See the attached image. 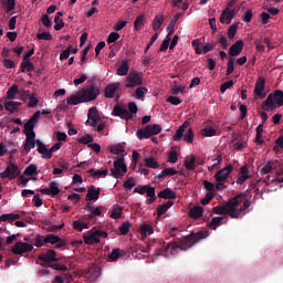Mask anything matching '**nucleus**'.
Here are the masks:
<instances>
[{"label":"nucleus","instance_id":"f257e3e1","mask_svg":"<svg viewBox=\"0 0 283 283\" xmlns=\"http://www.w3.org/2000/svg\"><path fill=\"white\" fill-rule=\"evenodd\" d=\"M206 238H209V230L199 231L196 233H190L186 237L179 238L176 241L167 243V245L164 248L165 253L170 251L171 255H176L179 251H189L191 247L195 244H198L200 240H205Z\"/></svg>","mask_w":283,"mask_h":283},{"label":"nucleus","instance_id":"f03ea898","mask_svg":"<svg viewBox=\"0 0 283 283\" xmlns=\"http://www.w3.org/2000/svg\"><path fill=\"white\" fill-rule=\"evenodd\" d=\"M101 96V86L91 83L86 87L80 90L76 94L71 95L66 103L67 105H81V103H92Z\"/></svg>","mask_w":283,"mask_h":283},{"label":"nucleus","instance_id":"7ed1b4c3","mask_svg":"<svg viewBox=\"0 0 283 283\" xmlns=\"http://www.w3.org/2000/svg\"><path fill=\"white\" fill-rule=\"evenodd\" d=\"M244 202V193L237 195L234 198L230 199L227 205L216 206L212 211L217 216H229V212L237 211V207Z\"/></svg>","mask_w":283,"mask_h":283},{"label":"nucleus","instance_id":"20e7f679","mask_svg":"<svg viewBox=\"0 0 283 283\" xmlns=\"http://www.w3.org/2000/svg\"><path fill=\"white\" fill-rule=\"evenodd\" d=\"M283 106V91L276 90L274 93L268 95L262 103L261 109L264 112H273L276 107Z\"/></svg>","mask_w":283,"mask_h":283},{"label":"nucleus","instance_id":"39448f33","mask_svg":"<svg viewBox=\"0 0 283 283\" xmlns=\"http://www.w3.org/2000/svg\"><path fill=\"white\" fill-rule=\"evenodd\" d=\"M190 123L189 122H185L181 126L178 127V129L176 130L172 140H175V143H178V140H185V143H193V138H196V134H193V129L188 128Z\"/></svg>","mask_w":283,"mask_h":283},{"label":"nucleus","instance_id":"423d86ee","mask_svg":"<svg viewBox=\"0 0 283 283\" xmlns=\"http://www.w3.org/2000/svg\"><path fill=\"white\" fill-rule=\"evenodd\" d=\"M160 132H163L161 125H146L145 128L137 130L136 136L139 140H144V138H151V136H157V134H160Z\"/></svg>","mask_w":283,"mask_h":283},{"label":"nucleus","instance_id":"0eeeda50","mask_svg":"<svg viewBox=\"0 0 283 283\" xmlns=\"http://www.w3.org/2000/svg\"><path fill=\"white\" fill-rule=\"evenodd\" d=\"M101 238H107V231L103 230H91L83 234L84 244H98Z\"/></svg>","mask_w":283,"mask_h":283},{"label":"nucleus","instance_id":"6e6552de","mask_svg":"<svg viewBox=\"0 0 283 283\" xmlns=\"http://www.w3.org/2000/svg\"><path fill=\"white\" fill-rule=\"evenodd\" d=\"M114 168H111V174L113 178H123L127 174V164H125V158L119 157L114 161Z\"/></svg>","mask_w":283,"mask_h":283},{"label":"nucleus","instance_id":"1a4fd4ad","mask_svg":"<svg viewBox=\"0 0 283 283\" xmlns=\"http://www.w3.org/2000/svg\"><path fill=\"white\" fill-rule=\"evenodd\" d=\"M191 45L192 48H195L196 54H207L216 48L217 43L211 42V43L202 44L200 40L196 39V40H192Z\"/></svg>","mask_w":283,"mask_h":283},{"label":"nucleus","instance_id":"9d476101","mask_svg":"<svg viewBox=\"0 0 283 283\" xmlns=\"http://www.w3.org/2000/svg\"><path fill=\"white\" fill-rule=\"evenodd\" d=\"M32 251H34V245L23 241H18L11 249L13 255H23V253H32Z\"/></svg>","mask_w":283,"mask_h":283},{"label":"nucleus","instance_id":"9b49d317","mask_svg":"<svg viewBox=\"0 0 283 283\" xmlns=\"http://www.w3.org/2000/svg\"><path fill=\"white\" fill-rule=\"evenodd\" d=\"M21 170L17 164L9 161L4 171L0 174V178H9V180H14L18 176H20Z\"/></svg>","mask_w":283,"mask_h":283},{"label":"nucleus","instance_id":"f8f14e48","mask_svg":"<svg viewBox=\"0 0 283 283\" xmlns=\"http://www.w3.org/2000/svg\"><path fill=\"white\" fill-rule=\"evenodd\" d=\"M126 81L127 83L125 84V87H138L139 85H143V73L130 71Z\"/></svg>","mask_w":283,"mask_h":283},{"label":"nucleus","instance_id":"ddd939ff","mask_svg":"<svg viewBox=\"0 0 283 283\" xmlns=\"http://www.w3.org/2000/svg\"><path fill=\"white\" fill-rule=\"evenodd\" d=\"M24 134L27 138L23 144V149L27 154H30V151L36 147V142L34 140L36 138V133H34V130L24 129Z\"/></svg>","mask_w":283,"mask_h":283},{"label":"nucleus","instance_id":"4468645a","mask_svg":"<svg viewBox=\"0 0 283 283\" xmlns=\"http://www.w3.org/2000/svg\"><path fill=\"white\" fill-rule=\"evenodd\" d=\"M266 80L264 77H259L254 85V96L261 101L266 98Z\"/></svg>","mask_w":283,"mask_h":283},{"label":"nucleus","instance_id":"2eb2a0df","mask_svg":"<svg viewBox=\"0 0 283 283\" xmlns=\"http://www.w3.org/2000/svg\"><path fill=\"white\" fill-rule=\"evenodd\" d=\"M38 260H40V265L42 264H51L52 262H59V259L56 258V251L49 250L46 252L40 253L38 255Z\"/></svg>","mask_w":283,"mask_h":283},{"label":"nucleus","instance_id":"dca6fc26","mask_svg":"<svg viewBox=\"0 0 283 283\" xmlns=\"http://www.w3.org/2000/svg\"><path fill=\"white\" fill-rule=\"evenodd\" d=\"M112 116H118L119 118H122L124 120H132V118H134V116H132L129 114V111L120 104H116L114 106Z\"/></svg>","mask_w":283,"mask_h":283},{"label":"nucleus","instance_id":"f3484780","mask_svg":"<svg viewBox=\"0 0 283 283\" xmlns=\"http://www.w3.org/2000/svg\"><path fill=\"white\" fill-rule=\"evenodd\" d=\"M233 172V166L228 165L223 169L219 170L214 175L216 182H228L229 176Z\"/></svg>","mask_w":283,"mask_h":283},{"label":"nucleus","instance_id":"a211bd4d","mask_svg":"<svg viewBox=\"0 0 283 283\" xmlns=\"http://www.w3.org/2000/svg\"><path fill=\"white\" fill-rule=\"evenodd\" d=\"M87 118L88 119L86 120V125L90 127H96V125H98L101 115L98 114V108H96V106H93L88 109Z\"/></svg>","mask_w":283,"mask_h":283},{"label":"nucleus","instance_id":"6ab92c4d","mask_svg":"<svg viewBox=\"0 0 283 283\" xmlns=\"http://www.w3.org/2000/svg\"><path fill=\"white\" fill-rule=\"evenodd\" d=\"M233 17H235V9L231 10V8L226 7L220 15V23H227L229 25L233 21Z\"/></svg>","mask_w":283,"mask_h":283},{"label":"nucleus","instance_id":"aec40b11","mask_svg":"<svg viewBox=\"0 0 283 283\" xmlns=\"http://www.w3.org/2000/svg\"><path fill=\"white\" fill-rule=\"evenodd\" d=\"M39 118H41V111H36L31 118L24 124V129L27 132H34V125L39 123Z\"/></svg>","mask_w":283,"mask_h":283},{"label":"nucleus","instance_id":"412c9836","mask_svg":"<svg viewBox=\"0 0 283 283\" xmlns=\"http://www.w3.org/2000/svg\"><path fill=\"white\" fill-rule=\"evenodd\" d=\"M242 50H244V41L239 40L235 44H232L229 49V54L231 56H240L242 54Z\"/></svg>","mask_w":283,"mask_h":283},{"label":"nucleus","instance_id":"4be33fe9","mask_svg":"<svg viewBox=\"0 0 283 283\" xmlns=\"http://www.w3.org/2000/svg\"><path fill=\"white\" fill-rule=\"evenodd\" d=\"M101 196V188H97L95 186H91L87 189V193H86V200L88 202H92V200H98Z\"/></svg>","mask_w":283,"mask_h":283},{"label":"nucleus","instance_id":"5701e85b","mask_svg":"<svg viewBox=\"0 0 283 283\" xmlns=\"http://www.w3.org/2000/svg\"><path fill=\"white\" fill-rule=\"evenodd\" d=\"M118 87H120V83L108 84L104 90L105 97L114 98V96H116V91L118 90Z\"/></svg>","mask_w":283,"mask_h":283},{"label":"nucleus","instance_id":"b1692460","mask_svg":"<svg viewBox=\"0 0 283 283\" xmlns=\"http://www.w3.org/2000/svg\"><path fill=\"white\" fill-rule=\"evenodd\" d=\"M277 169V160H269L263 164L261 168V174L264 176L266 174H271V171Z\"/></svg>","mask_w":283,"mask_h":283},{"label":"nucleus","instance_id":"393cba45","mask_svg":"<svg viewBox=\"0 0 283 283\" xmlns=\"http://www.w3.org/2000/svg\"><path fill=\"white\" fill-rule=\"evenodd\" d=\"M188 216L193 220H198L199 218H202V216H205V208H202L201 206H195L192 209H190Z\"/></svg>","mask_w":283,"mask_h":283},{"label":"nucleus","instance_id":"a878e982","mask_svg":"<svg viewBox=\"0 0 283 283\" xmlns=\"http://www.w3.org/2000/svg\"><path fill=\"white\" fill-rule=\"evenodd\" d=\"M38 151L42 155V158L44 160H50V149H48V146L41 142V139H38L36 142Z\"/></svg>","mask_w":283,"mask_h":283},{"label":"nucleus","instance_id":"bb28decb","mask_svg":"<svg viewBox=\"0 0 283 283\" xmlns=\"http://www.w3.org/2000/svg\"><path fill=\"white\" fill-rule=\"evenodd\" d=\"M156 188L151 185H144V186H137L134 189V193H139L140 196H145V193L148 196V193H151Z\"/></svg>","mask_w":283,"mask_h":283},{"label":"nucleus","instance_id":"cd10ccee","mask_svg":"<svg viewBox=\"0 0 283 283\" xmlns=\"http://www.w3.org/2000/svg\"><path fill=\"white\" fill-rule=\"evenodd\" d=\"M157 196L158 198H163L164 200H176V192L170 188L164 189Z\"/></svg>","mask_w":283,"mask_h":283},{"label":"nucleus","instance_id":"c85d7f7f","mask_svg":"<svg viewBox=\"0 0 283 283\" xmlns=\"http://www.w3.org/2000/svg\"><path fill=\"white\" fill-rule=\"evenodd\" d=\"M171 207H174V201L169 200L164 205H159L157 208V216L158 218H160L161 216H165V213H167V211H169V209H171Z\"/></svg>","mask_w":283,"mask_h":283},{"label":"nucleus","instance_id":"c756f323","mask_svg":"<svg viewBox=\"0 0 283 283\" xmlns=\"http://www.w3.org/2000/svg\"><path fill=\"white\" fill-rule=\"evenodd\" d=\"M129 73V63L126 60L122 61V64L117 69L116 75L117 76H127Z\"/></svg>","mask_w":283,"mask_h":283},{"label":"nucleus","instance_id":"7c9ffc66","mask_svg":"<svg viewBox=\"0 0 283 283\" xmlns=\"http://www.w3.org/2000/svg\"><path fill=\"white\" fill-rule=\"evenodd\" d=\"M19 107H21L20 102L9 101L4 104V108L7 109V112H10V114H14V112H17Z\"/></svg>","mask_w":283,"mask_h":283},{"label":"nucleus","instance_id":"2f4dec72","mask_svg":"<svg viewBox=\"0 0 283 283\" xmlns=\"http://www.w3.org/2000/svg\"><path fill=\"white\" fill-rule=\"evenodd\" d=\"M17 94H19V86L17 84H13L7 91V101H14V98H17Z\"/></svg>","mask_w":283,"mask_h":283},{"label":"nucleus","instance_id":"473e14b6","mask_svg":"<svg viewBox=\"0 0 283 283\" xmlns=\"http://www.w3.org/2000/svg\"><path fill=\"white\" fill-rule=\"evenodd\" d=\"M178 171L176 168H165L158 176L157 180H163L166 176H176Z\"/></svg>","mask_w":283,"mask_h":283},{"label":"nucleus","instance_id":"72a5a7b5","mask_svg":"<svg viewBox=\"0 0 283 283\" xmlns=\"http://www.w3.org/2000/svg\"><path fill=\"white\" fill-rule=\"evenodd\" d=\"M88 172L93 178H105L108 174L109 170L103 169V170H96L94 168L90 169Z\"/></svg>","mask_w":283,"mask_h":283},{"label":"nucleus","instance_id":"f704fd0d","mask_svg":"<svg viewBox=\"0 0 283 283\" xmlns=\"http://www.w3.org/2000/svg\"><path fill=\"white\" fill-rule=\"evenodd\" d=\"M222 220H224V217H213L208 223L209 229H213V231H216L218 227L222 224Z\"/></svg>","mask_w":283,"mask_h":283},{"label":"nucleus","instance_id":"c9c22d12","mask_svg":"<svg viewBox=\"0 0 283 283\" xmlns=\"http://www.w3.org/2000/svg\"><path fill=\"white\" fill-rule=\"evenodd\" d=\"M165 23V17L164 15H156L153 21V30L154 32H158L160 30V25Z\"/></svg>","mask_w":283,"mask_h":283},{"label":"nucleus","instance_id":"e433bc0d","mask_svg":"<svg viewBox=\"0 0 283 283\" xmlns=\"http://www.w3.org/2000/svg\"><path fill=\"white\" fill-rule=\"evenodd\" d=\"M184 167L188 170V171H193L196 169V156H191L190 159H186L184 161Z\"/></svg>","mask_w":283,"mask_h":283},{"label":"nucleus","instance_id":"4c0bfd02","mask_svg":"<svg viewBox=\"0 0 283 283\" xmlns=\"http://www.w3.org/2000/svg\"><path fill=\"white\" fill-rule=\"evenodd\" d=\"M264 133V124H260L256 127V136H255V143L258 145H264V140L262 139V134Z\"/></svg>","mask_w":283,"mask_h":283},{"label":"nucleus","instance_id":"58836bf2","mask_svg":"<svg viewBox=\"0 0 283 283\" xmlns=\"http://www.w3.org/2000/svg\"><path fill=\"white\" fill-rule=\"evenodd\" d=\"M56 242H61V237L55 234H46L44 237V244H56Z\"/></svg>","mask_w":283,"mask_h":283},{"label":"nucleus","instance_id":"ea45409f","mask_svg":"<svg viewBox=\"0 0 283 283\" xmlns=\"http://www.w3.org/2000/svg\"><path fill=\"white\" fill-rule=\"evenodd\" d=\"M145 166L148 167L149 169H158L160 165H158V161L154 159V157H148L144 159Z\"/></svg>","mask_w":283,"mask_h":283},{"label":"nucleus","instance_id":"a19ab883","mask_svg":"<svg viewBox=\"0 0 283 283\" xmlns=\"http://www.w3.org/2000/svg\"><path fill=\"white\" fill-rule=\"evenodd\" d=\"M20 67L21 72H34V64L32 62H28V60H24Z\"/></svg>","mask_w":283,"mask_h":283},{"label":"nucleus","instance_id":"79ce46f5","mask_svg":"<svg viewBox=\"0 0 283 283\" xmlns=\"http://www.w3.org/2000/svg\"><path fill=\"white\" fill-rule=\"evenodd\" d=\"M140 233H142L143 235H145V237H147V235H153V233H154V228H153L151 226L147 224V223H144V224H142V227H140Z\"/></svg>","mask_w":283,"mask_h":283},{"label":"nucleus","instance_id":"37998d69","mask_svg":"<svg viewBox=\"0 0 283 283\" xmlns=\"http://www.w3.org/2000/svg\"><path fill=\"white\" fill-rule=\"evenodd\" d=\"M235 60L233 57H229L228 60V67L226 71L227 76H231V74H233V72L235 71V66H234Z\"/></svg>","mask_w":283,"mask_h":283},{"label":"nucleus","instance_id":"c03bdc74","mask_svg":"<svg viewBox=\"0 0 283 283\" xmlns=\"http://www.w3.org/2000/svg\"><path fill=\"white\" fill-rule=\"evenodd\" d=\"M36 105H39V97L36 93H32L29 96V103H28V107L34 108L36 107Z\"/></svg>","mask_w":283,"mask_h":283},{"label":"nucleus","instance_id":"a18cd8bd","mask_svg":"<svg viewBox=\"0 0 283 283\" xmlns=\"http://www.w3.org/2000/svg\"><path fill=\"white\" fill-rule=\"evenodd\" d=\"M109 151H111V154L120 156V154L125 153V147H123V145H113L109 147Z\"/></svg>","mask_w":283,"mask_h":283},{"label":"nucleus","instance_id":"49530a36","mask_svg":"<svg viewBox=\"0 0 283 283\" xmlns=\"http://www.w3.org/2000/svg\"><path fill=\"white\" fill-rule=\"evenodd\" d=\"M38 169H39V166H36V164H31L25 168L24 176H34Z\"/></svg>","mask_w":283,"mask_h":283},{"label":"nucleus","instance_id":"de8ad7c7","mask_svg":"<svg viewBox=\"0 0 283 283\" xmlns=\"http://www.w3.org/2000/svg\"><path fill=\"white\" fill-rule=\"evenodd\" d=\"M49 189L51 191V196H59L61 193V189H59V185L55 181H51L49 185Z\"/></svg>","mask_w":283,"mask_h":283},{"label":"nucleus","instance_id":"09e8293b","mask_svg":"<svg viewBox=\"0 0 283 283\" xmlns=\"http://www.w3.org/2000/svg\"><path fill=\"white\" fill-rule=\"evenodd\" d=\"M147 92H149V90H147V87H145V86L137 87L135 91L136 98H138V99L144 98L145 94H147Z\"/></svg>","mask_w":283,"mask_h":283},{"label":"nucleus","instance_id":"8fccbe9b","mask_svg":"<svg viewBox=\"0 0 283 283\" xmlns=\"http://www.w3.org/2000/svg\"><path fill=\"white\" fill-rule=\"evenodd\" d=\"M81 145H92L94 143V137L92 135H84L78 139Z\"/></svg>","mask_w":283,"mask_h":283},{"label":"nucleus","instance_id":"3c124183","mask_svg":"<svg viewBox=\"0 0 283 283\" xmlns=\"http://www.w3.org/2000/svg\"><path fill=\"white\" fill-rule=\"evenodd\" d=\"M108 259L111 262H116L117 260L120 259V249H113L111 254L108 255Z\"/></svg>","mask_w":283,"mask_h":283},{"label":"nucleus","instance_id":"603ef678","mask_svg":"<svg viewBox=\"0 0 283 283\" xmlns=\"http://www.w3.org/2000/svg\"><path fill=\"white\" fill-rule=\"evenodd\" d=\"M120 216H123V208L118 206L112 211L111 218H113V220H118L120 219Z\"/></svg>","mask_w":283,"mask_h":283},{"label":"nucleus","instance_id":"864d4df0","mask_svg":"<svg viewBox=\"0 0 283 283\" xmlns=\"http://www.w3.org/2000/svg\"><path fill=\"white\" fill-rule=\"evenodd\" d=\"M242 21H244V23H251L252 19H253V11L251 9H248L243 15H242Z\"/></svg>","mask_w":283,"mask_h":283},{"label":"nucleus","instance_id":"5fc2aeb1","mask_svg":"<svg viewBox=\"0 0 283 283\" xmlns=\"http://www.w3.org/2000/svg\"><path fill=\"white\" fill-rule=\"evenodd\" d=\"M235 34H238V24H231L228 29V38L235 39Z\"/></svg>","mask_w":283,"mask_h":283},{"label":"nucleus","instance_id":"6e6d98bb","mask_svg":"<svg viewBox=\"0 0 283 283\" xmlns=\"http://www.w3.org/2000/svg\"><path fill=\"white\" fill-rule=\"evenodd\" d=\"M214 197H216V193L207 192L206 196L200 200V202L203 206L209 205V202L212 201Z\"/></svg>","mask_w":283,"mask_h":283},{"label":"nucleus","instance_id":"4d7b16f0","mask_svg":"<svg viewBox=\"0 0 283 283\" xmlns=\"http://www.w3.org/2000/svg\"><path fill=\"white\" fill-rule=\"evenodd\" d=\"M54 23H55L54 30L56 32H59V30H63V28H65V22L63 20H61V18H59V17L54 18Z\"/></svg>","mask_w":283,"mask_h":283},{"label":"nucleus","instance_id":"13d9d810","mask_svg":"<svg viewBox=\"0 0 283 283\" xmlns=\"http://www.w3.org/2000/svg\"><path fill=\"white\" fill-rule=\"evenodd\" d=\"M73 229H75V231H83V229H87V223L80 220L74 221Z\"/></svg>","mask_w":283,"mask_h":283},{"label":"nucleus","instance_id":"bf43d9fd","mask_svg":"<svg viewBox=\"0 0 283 283\" xmlns=\"http://www.w3.org/2000/svg\"><path fill=\"white\" fill-rule=\"evenodd\" d=\"M90 275L93 277V280H96L101 276V268L99 266H93L90 269Z\"/></svg>","mask_w":283,"mask_h":283},{"label":"nucleus","instance_id":"052dcab7","mask_svg":"<svg viewBox=\"0 0 283 283\" xmlns=\"http://www.w3.org/2000/svg\"><path fill=\"white\" fill-rule=\"evenodd\" d=\"M201 135H203L205 137L216 136V128L213 127L203 128L201 129Z\"/></svg>","mask_w":283,"mask_h":283},{"label":"nucleus","instance_id":"680f3d73","mask_svg":"<svg viewBox=\"0 0 283 283\" xmlns=\"http://www.w3.org/2000/svg\"><path fill=\"white\" fill-rule=\"evenodd\" d=\"M130 227H132V223L123 222L119 227V232L122 233V235H127V233H129Z\"/></svg>","mask_w":283,"mask_h":283},{"label":"nucleus","instance_id":"e2e57ef3","mask_svg":"<svg viewBox=\"0 0 283 283\" xmlns=\"http://www.w3.org/2000/svg\"><path fill=\"white\" fill-rule=\"evenodd\" d=\"M168 163H171V165H176L178 163V153L176 150H172L168 154Z\"/></svg>","mask_w":283,"mask_h":283},{"label":"nucleus","instance_id":"0e129e2a","mask_svg":"<svg viewBox=\"0 0 283 283\" xmlns=\"http://www.w3.org/2000/svg\"><path fill=\"white\" fill-rule=\"evenodd\" d=\"M144 21H145V15L137 17L136 20L134 21L135 30H142Z\"/></svg>","mask_w":283,"mask_h":283},{"label":"nucleus","instance_id":"69168bd1","mask_svg":"<svg viewBox=\"0 0 283 283\" xmlns=\"http://www.w3.org/2000/svg\"><path fill=\"white\" fill-rule=\"evenodd\" d=\"M36 38L40 41H52V33H50V32L38 33Z\"/></svg>","mask_w":283,"mask_h":283},{"label":"nucleus","instance_id":"338daca9","mask_svg":"<svg viewBox=\"0 0 283 283\" xmlns=\"http://www.w3.org/2000/svg\"><path fill=\"white\" fill-rule=\"evenodd\" d=\"M136 187V180L134 177H129L125 182H124V188L126 189H134Z\"/></svg>","mask_w":283,"mask_h":283},{"label":"nucleus","instance_id":"774afa93","mask_svg":"<svg viewBox=\"0 0 283 283\" xmlns=\"http://www.w3.org/2000/svg\"><path fill=\"white\" fill-rule=\"evenodd\" d=\"M120 39V34L118 32H112L107 38V43H116Z\"/></svg>","mask_w":283,"mask_h":283}]
</instances>
